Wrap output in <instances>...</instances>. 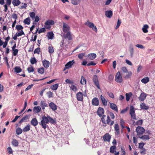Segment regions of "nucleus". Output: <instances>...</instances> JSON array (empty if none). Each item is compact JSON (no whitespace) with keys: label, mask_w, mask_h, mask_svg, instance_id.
Here are the masks:
<instances>
[{"label":"nucleus","mask_w":155,"mask_h":155,"mask_svg":"<svg viewBox=\"0 0 155 155\" xmlns=\"http://www.w3.org/2000/svg\"><path fill=\"white\" fill-rule=\"evenodd\" d=\"M49 122L51 124H54L56 123V121L49 116L46 117L44 115L42 117V120L39 123V124L45 129L48 126L46 124H48Z\"/></svg>","instance_id":"1"},{"label":"nucleus","mask_w":155,"mask_h":155,"mask_svg":"<svg viewBox=\"0 0 155 155\" xmlns=\"http://www.w3.org/2000/svg\"><path fill=\"white\" fill-rule=\"evenodd\" d=\"M101 121L102 123L105 124H109L112 126L114 123V121L111 120L109 116H107L106 118V116L103 115L101 118Z\"/></svg>","instance_id":"2"},{"label":"nucleus","mask_w":155,"mask_h":155,"mask_svg":"<svg viewBox=\"0 0 155 155\" xmlns=\"http://www.w3.org/2000/svg\"><path fill=\"white\" fill-rule=\"evenodd\" d=\"M121 70L123 73L127 74L126 75L124 76V78L128 79L130 78L132 75V73L131 71H128L127 68L125 67H122L121 68Z\"/></svg>","instance_id":"3"},{"label":"nucleus","mask_w":155,"mask_h":155,"mask_svg":"<svg viewBox=\"0 0 155 155\" xmlns=\"http://www.w3.org/2000/svg\"><path fill=\"white\" fill-rule=\"evenodd\" d=\"M84 25L89 28H92V30L96 32H97V30L96 27L93 23L90 22L89 20H88L87 22L85 23Z\"/></svg>","instance_id":"4"},{"label":"nucleus","mask_w":155,"mask_h":155,"mask_svg":"<svg viewBox=\"0 0 155 155\" xmlns=\"http://www.w3.org/2000/svg\"><path fill=\"white\" fill-rule=\"evenodd\" d=\"M134 107L133 105H131L130 107V114L131 116V118L134 120H137L136 114L134 110Z\"/></svg>","instance_id":"5"},{"label":"nucleus","mask_w":155,"mask_h":155,"mask_svg":"<svg viewBox=\"0 0 155 155\" xmlns=\"http://www.w3.org/2000/svg\"><path fill=\"white\" fill-rule=\"evenodd\" d=\"M92 80L94 84L98 89H100V87L99 84V82L97 75H94L93 77Z\"/></svg>","instance_id":"6"},{"label":"nucleus","mask_w":155,"mask_h":155,"mask_svg":"<svg viewBox=\"0 0 155 155\" xmlns=\"http://www.w3.org/2000/svg\"><path fill=\"white\" fill-rule=\"evenodd\" d=\"M136 131L137 133V135L140 136L144 133L145 130L143 127L138 126L136 128Z\"/></svg>","instance_id":"7"},{"label":"nucleus","mask_w":155,"mask_h":155,"mask_svg":"<svg viewBox=\"0 0 155 155\" xmlns=\"http://www.w3.org/2000/svg\"><path fill=\"white\" fill-rule=\"evenodd\" d=\"M115 81L119 83H121L123 81V79L120 72L118 71L115 75Z\"/></svg>","instance_id":"8"},{"label":"nucleus","mask_w":155,"mask_h":155,"mask_svg":"<svg viewBox=\"0 0 155 155\" xmlns=\"http://www.w3.org/2000/svg\"><path fill=\"white\" fill-rule=\"evenodd\" d=\"M62 30L65 33L71 31L70 28L69 26L67 24L64 22L63 23Z\"/></svg>","instance_id":"9"},{"label":"nucleus","mask_w":155,"mask_h":155,"mask_svg":"<svg viewBox=\"0 0 155 155\" xmlns=\"http://www.w3.org/2000/svg\"><path fill=\"white\" fill-rule=\"evenodd\" d=\"M104 113V110L103 108L99 107L97 111V114L100 117H102Z\"/></svg>","instance_id":"10"},{"label":"nucleus","mask_w":155,"mask_h":155,"mask_svg":"<svg viewBox=\"0 0 155 155\" xmlns=\"http://www.w3.org/2000/svg\"><path fill=\"white\" fill-rule=\"evenodd\" d=\"M64 37L65 38H67L68 40L71 41L72 40V35L71 31L68 32L66 34H64L63 35Z\"/></svg>","instance_id":"11"},{"label":"nucleus","mask_w":155,"mask_h":155,"mask_svg":"<svg viewBox=\"0 0 155 155\" xmlns=\"http://www.w3.org/2000/svg\"><path fill=\"white\" fill-rule=\"evenodd\" d=\"M103 138L104 141L110 142L111 139V136L108 133H107L103 136Z\"/></svg>","instance_id":"12"},{"label":"nucleus","mask_w":155,"mask_h":155,"mask_svg":"<svg viewBox=\"0 0 155 155\" xmlns=\"http://www.w3.org/2000/svg\"><path fill=\"white\" fill-rule=\"evenodd\" d=\"M76 97L77 99L79 101H82L83 100V93L81 92H79L77 93Z\"/></svg>","instance_id":"13"},{"label":"nucleus","mask_w":155,"mask_h":155,"mask_svg":"<svg viewBox=\"0 0 155 155\" xmlns=\"http://www.w3.org/2000/svg\"><path fill=\"white\" fill-rule=\"evenodd\" d=\"M93 105L97 106L99 105V101L97 97H94L93 98L92 102Z\"/></svg>","instance_id":"14"},{"label":"nucleus","mask_w":155,"mask_h":155,"mask_svg":"<svg viewBox=\"0 0 155 155\" xmlns=\"http://www.w3.org/2000/svg\"><path fill=\"white\" fill-rule=\"evenodd\" d=\"M146 94L144 93H142L140 96L138 98L140 101H143L146 99Z\"/></svg>","instance_id":"15"},{"label":"nucleus","mask_w":155,"mask_h":155,"mask_svg":"<svg viewBox=\"0 0 155 155\" xmlns=\"http://www.w3.org/2000/svg\"><path fill=\"white\" fill-rule=\"evenodd\" d=\"M75 62L74 60L69 61L65 65V67L66 68L69 69L74 63Z\"/></svg>","instance_id":"16"},{"label":"nucleus","mask_w":155,"mask_h":155,"mask_svg":"<svg viewBox=\"0 0 155 155\" xmlns=\"http://www.w3.org/2000/svg\"><path fill=\"white\" fill-rule=\"evenodd\" d=\"M110 107L112 110L116 111L117 112L118 111L117 105L114 103L110 102Z\"/></svg>","instance_id":"17"},{"label":"nucleus","mask_w":155,"mask_h":155,"mask_svg":"<svg viewBox=\"0 0 155 155\" xmlns=\"http://www.w3.org/2000/svg\"><path fill=\"white\" fill-rule=\"evenodd\" d=\"M114 128L115 131V134L118 135L120 134L119 127L118 124H116L114 126Z\"/></svg>","instance_id":"18"},{"label":"nucleus","mask_w":155,"mask_h":155,"mask_svg":"<svg viewBox=\"0 0 155 155\" xmlns=\"http://www.w3.org/2000/svg\"><path fill=\"white\" fill-rule=\"evenodd\" d=\"M31 125L34 126H36L38 124V122L36 118H34L32 119L31 121Z\"/></svg>","instance_id":"19"},{"label":"nucleus","mask_w":155,"mask_h":155,"mask_svg":"<svg viewBox=\"0 0 155 155\" xmlns=\"http://www.w3.org/2000/svg\"><path fill=\"white\" fill-rule=\"evenodd\" d=\"M31 116V115H27L25 116L23 118H21V119L19 121V123H21L22 122L25 121H26L27 120H28L29 118Z\"/></svg>","instance_id":"20"},{"label":"nucleus","mask_w":155,"mask_h":155,"mask_svg":"<svg viewBox=\"0 0 155 155\" xmlns=\"http://www.w3.org/2000/svg\"><path fill=\"white\" fill-rule=\"evenodd\" d=\"M96 57V54L95 53H90L88 54L87 55V57L90 60H94Z\"/></svg>","instance_id":"21"},{"label":"nucleus","mask_w":155,"mask_h":155,"mask_svg":"<svg viewBox=\"0 0 155 155\" xmlns=\"http://www.w3.org/2000/svg\"><path fill=\"white\" fill-rule=\"evenodd\" d=\"M42 64L43 66L45 68H47L49 66V62L46 60H44L42 61Z\"/></svg>","instance_id":"22"},{"label":"nucleus","mask_w":155,"mask_h":155,"mask_svg":"<svg viewBox=\"0 0 155 155\" xmlns=\"http://www.w3.org/2000/svg\"><path fill=\"white\" fill-rule=\"evenodd\" d=\"M49 106L53 110H55L57 109V106L52 102L50 103Z\"/></svg>","instance_id":"23"},{"label":"nucleus","mask_w":155,"mask_h":155,"mask_svg":"<svg viewBox=\"0 0 155 155\" xmlns=\"http://www.w3.org/2000/svg\"><path fill=\"white\" fill-rule=\"evenodd\" d=\"M41 110V108L40 106L35 107L33 110V112L35 113H38Z\"/></svg>","instance_id":"24"},{"label":"nucleus","mask_w":155,"mask_h":155,"mask_svg":"<svg viewBox=\"0 0 155 155\" xmlns=\"http://www.w3.org/2000/svg\"><path fill=\"white\" fill-rule=\"evenodd\" d=\"M105 15L109 18H111L113 15V12L111 10L107 11L105 12Z\"/></svg>","instance_id":"25"},{"label":"nucleus","mask_w":155,"mask_h":155,"mask_svg":"<svg viewBox=\"0 0 155 155\" xmlns=\"http://www.w3.org/2000/svg\"><path fill=\"white\" fill-rule=\"evenodd\" d=\"M140 107L141 109L147 110L149 109V107L147 106L144 103H141L140 104Z\"/></svg>","instance_id":"26"},{"label":"nucleus","mask_w":155,"mask_h":155,"mask_svg":"<svg viewBox=\"0 0 155 155\" xmlns=\"http://www.w3.org/2000/svg\"><path fill=\"white\" fill-rule=\"evenodd\" d=\"M40 105L42 108V109L44 110L45 107H48V104L45 101H42L40 102Z\"/></svg>","instance_id":"27"},{"label":"nucleus","mask_w":155,"mask_h":155,"mask_svg":"<svg viewBox=\"0 0 155 155\" xmlns=\"http://www.w3.org/2000/svg\"><path fill=\"white\" fill-rule=\"evenodd\" d=\"M21 3V2L19 0H13L12 4L14 6H18Z\"/></svg>","instance_id":"28"},{"label":"nucleus","mask_w":155,"mask_h":155,"mask_svg":"<svg viewBox=\"0 0 155 155\" xmlns=\"http://www.w3.org/2000/svg\"><path fill=\"white\" fill-rule=\"evenodd\" d=\"M31 126L28 124L26 126H25L23 129V131L24 132H26L29 131L30 130Z\"/></svg>","instance_id":"29"},{"label":"nucleus","mask_w":155,"mask_h":155,"mask_svg":"<svg viewBox=\"0 0 155 155\" xmlns=\"http://www.w3.org/2000/svg\"><path fill=\"white\" fill-rule=\"evenodd\" d=\"M149 28V26L147 24L144 25L142 28V31L144 33H147L148 31L147 29Z\"/></svg>","instance_id":"30"},{"label":"nucleus","mask_w":155,"mask_h":155,"mask_svg":"<svg viewBox=\"0 0 155 155\" xmlns=\"http://www.w3.org/2000/svg\"><path fill=\"white\" fill-rule=\"evenodd\" d=\"M101 98L103 105L105 106H107V101L104 97L101 95Z\"/></svg>","instance_id":"31"},{"label":"nucleus","mask_w":155,"mask_h":155,"mask_svg":"<svg viewBox=\"0 0 155 155\" xmlns=\"http://www.w3.org/2000/svg\"><path fill=\"white\" fill-rule=\"evenodd\" d=\"M132 95V94L131 92H129V93H126V100L127 101H128L131 96Z\"/></svg>","instance_id":"32"},{"label":"nucleus","mask_w":155,"mask_h":155,"mask_svg":"<svg viewBox=\"0 0 155 155\" xmlns=\"http://www.w3.org/2000/svg\"><path fill=\"white\" fill-rule=\"evenodd\" d=\"M54 21L52 20H49L47 21L45 23V25H54Z\"/></svg>","instance_id":"33"},{"label":"nucleus","mask_w":155,"mask_h":155,"mask_svg":"<svg viewBox=\"0 0 155 155\" xmlns=\"http://www.w3.org/2000/svg\"><path fill=\"white\" fill-rule=\"evenodd\" d=\"M149 81V78L148 77L143 78L141 80V81L143 84H146L148 83Z\"/></svg>","instance_id":"34"},{"label":"nucleus","mask_w":155,"mask_h":155,"mask_svg":"<svg viewBox=\"0 0 155 155\" xmlns=\"http://www.w3.org/2000/svg\"><path fill=\"white\" fill-rule=\"evenodd\" d=\"M54 34L52 32H49L47 33L48 38L49 39H52L54 37Z\"/></svg>","instance_id":"35"},{"label":"nucleus","mask_w":155,"mask_h":155,"mask_svg":"<svg viewBox=\"0 0 155 155\" xmlns=\"http://www.w3.org/2000/svg\"><path fill=\"white\" fill-rule=\"evenodd\" d=\"M58 84H56L54 85L51 86L50 87L52 90H56L58 88Z\"/></svg>","instance_id":"36"},{"label":"nucleus","mask_w":155,"mask_h":155,"mask_svg":"<svg viewBox=\"0 0 155 155\" xmlns=\"http://www.w3.org/2000/svg\"><path fill=\"white\" fill-rule=\"evenodd\" d=\"M12 144L13 146L16 147L18 146V143L16 140L14 139L12 141Z\"/></svg>","instance_id":"37"},{"label":"nucleus","mask_w":155,"mask_h":155,"mask_svg":"<svg viewBox=\"0 0 155 155\" xmlns=\"http://www.w3.org/2000/svg\"><path fill=\"white\" fill-rule=\"evenodd\" d=\"M139 137L140 138L144 140H148L150 138L149 136V135H145L142 136L141 137H140V136H139Z\"/></svg>","instance_id":"38"},{"label":"nucleus","mask_w":155,"mask_h":155,"mask_svg":"<svg viewBox=\"0 0 155 155\" xmlns=\"http://www.w3.org/2000/svg\"><path fill=\"white\" fill-rule=\"evenodd\" d=\"M70 87L71 89L74 91L76 92L77 91L78 88L74 84H71Z\"/></svg>","instance_id":"39"},{"label":"nucleus","mask_w":155,"mask_h":155,"mask_svg":"<svg viewBox=\"0 0 155 155\" xmlns=\"http://www.w3.org/2000/svg\"><path fill=\"white\" fill-rule=\"evenodd\" d=\"M81 0H72L71 3L74 5H77L79 3Z\"/></svg>","instance_id":"40"},{"label":"nucleus","mask_w":155,"mask_h":155,"mask_svg":"<svg viewBox=\"0 0 155 155\" xmlns=\"http://www.w3.org/2000/svg\"><path fill=\"white\" fill-rule=\"evenodd\" d=\"M48 51L50 54H52L54 52V50L52 46H48Z\"/></svg>","instance_id":"41"},{"label":"nucleus","mask_w":155,"mask_h":155,"mask_svg":"<svg viewBox=\"0 0 155 155\" xmlns=\"http://www.w3.org/2000/svg\"><path fill=\"white\" fill-rule=\"evenodd\" d=\"M23 28V27L21 25H16L15 27V29L17 30L18 31L21 30Z\"/></svg>","instance_id":"42"},{"label":"nucleus","mask_w":155,"mask_h":155,"mask_svg":"<svg viewBox=\"0 0 155 155\" xmlns=\"http://www.w3.org/2000/svg\"><path fill=\"white\" fill-rule=\"evenodd\" d=\"M22 130H22L20 128L18 127L16 130V133L18 135L22 133Z\"/></svg>","instance_id":"43"},{"label":"nucleus","mask_w":155,"mask_h":155,"mask_svg":"<svg viewBox=\"0 0 155 155\" xmlns=\"http://www.w3.org/2000/svg\"><path fill=\"white\" fill-rule=\"evenodd\" d=\"M14 70L17 73L20 72L22 71L21 69L19 67H15Z\"/></svg>","instance_id":"44"},{"label":"nucleus","mask_w":155,"mask_h":155,"mask_svg":"<svg viewBox=\"0 0 155 155\" xmlns=\"http://www.w3.org/2000/svg\"><path fill=\"white\" fill-rule=\"evenodd\" d=\"M24 22L25 24L29 25L30 23V19L29 17H28L24 20Z\"/></svg>","instance_id":"45"},{"label":"nucleus","mask_w":155,"mask_h":155,"mask_svg":"<svg viewBox=\"0 0 155 155\" xmlns=\"http://www.w3.org/2000/svg\"><path fill=\"white\" fill-rule=\"evenodd\" d=\"M86 83V80L83 76L81 77V79L80 81V83L81 84L83 85L85 84Z\"/></svg>","instance_id":"46"},{"label":"nucleus","mask_w":155,"mask_h":155,"mask_svg":"<svg viewBox=\"0 0 155 155\" xmlns=\"http://www.w3.org/2000/svg\"><path fill=\"white\" fill-rule=\"evenodd\" d=\"M38 73L42 74L44 73V69L42 67L38 68Z\"/></svg>","instance_id":"47"},{"label":"nucleus","mask_w":155,"mask_h":155,"mask_svg":"<svg viewBox=\"0 0 155 155\" xmlns=\"http://www.w3.org/2000/svg\"><path fill=\"white\" fill-rule=\"evenodd\" d=\"M30 61L31 64H36L37 62L36 59L35 57L31 58Z\"/></svg>","instance_id":"48"},{"label":"nucleus","mask_w":155,"mask_h":155,"mask_svg":"<svg viewBox=\"0 0 155 155\" xmlns=\"http://www.w3.org/2000/svg\"><path fill=\"white\" fill-rule=\"evenodd\" d=\"M116 148L115 146H113L110 147V153H114L115 151V150Z\"/></svg>","instance_id":"49"},{"label":"nucleus","mask_w":155,"mask_h":155,"mask_svg":"<svg viewBox=\"0 0 155 155\" xmlns=\"http://www.w3.org/2000/svg\"><path fill=\"white\" fill-rule=\"evenodd\" d=\"M35 14L34 12H31L29 13V15L30 17L32 19H34L35 18Z\"/></svg>","instance_id":"50"},{"label":"nucleus","mask_w":155,"mask_h":155,"mask_svg":"<svg viewBox=\"0 0 155 155\" xmlns=\"http://www.w3.org/2000/svg\"><path fill=\"white\" fill-rule=\"evenodd\" d=\"M85 55V53H83L79 54L78 55V58L80 59H82L83 57Z\"/></svg>","instance_id":"51"},{"label":"nucleus","mask_w":155,"mask_h":155,"mask_svg":"<svg viewBox=\"0 0 155 155\" xmlns=\"http://www.w3.org/2000/svg\"><path fill=\"white\" fill-rule=\"evenodd\" d=\"M21 5L19 8L20 9L22 8H25L27 6V4L26 3H21Z\"/></svg>","instance_id":"52"},{"label":"nucleus","mask_w":155,"mask_h":155,"mask_svg":"<svg viewBox=\"0 0 155 155\" xmlns=\"http://www.w3.org/2000/svg\"><path fill=\"white\" fill-rule=\"evenodd\" d=\"M27 70L29 73H30L33 72L34 71V69L33 67L32 66H31V67H28L27 68Z\"/></svg>","instance_id":"53"},{"label":"nucleus","mask_w":155,"mask_h":155,"mask_svg":"<svg viewBox=\"0 0 155 155\" xmlns=\"http://www.w3.org/2000/svg\"><path fill=\"white\" fill-rule=\"evenodd\" d=\"M40 51V49L39 48H37L36 49H35L34 51V54H35L36 53L38 54H39V52Z\"/></svg>","instance_id":"54"},{"label":"nucleus","mask_w":155,"mask_h":155,"mask_svg":"<svg viewBox=\"0 0 155 155\" xmlns=\"http://www.w3.org/2000/svg\"><path fill=\"white\" fill-rule=\"evenodd\" d=\"M121 23V21L118 19L117 21V25H116V27L115 29H117V28H118L120 26V25Z\"/></svg>","instance_id":"55"},{"label":"nucleus","mask_w":155,"mask_h":155,"mask_svg":"<svg viewBox=\"0 0 155 155\" xmlns=\"http://www.w3.org/2000/svg\"><path fill=\"white\" fill-rule=\"evenodd\" d=\"M48 97L50 98L52 97L53 96V93L51 92V91H49L47 93Z\"/></svg>","instance_id":"56"},{"label":"nucleus","mask_w":155,"mask_h":155,"mask_svg":"<svg viewBox=\"0 0 155 155\" xmlns=\"http://www.w3.org/2000/svg\"><path fill=\"white\" fill-rule=\"evenodd\" d=\"M18 36H21L22 35H25V33L23 30H21L20 31H18Z\"/></svg>","instance_id":"57"},{"label":"nucleus","mask_w":155,"mask_h":155,"mask_svg":"<svg viewBox=\"0 0 155 155\" xmlns=\"http://www.w3.org/2000/svg\"><path fill=\"white\" fill-rule=\"evenodd\" d=\"M46 31L45 29V28H40L38 31V34H40L42 32H45Z\"/></svg>","instance_id":"58"},{"label":"nucleus","mask_w":155,"mask_h":155,"mask_svg":"<svg viewBox=\"0 0 155 155\" xmlns=\"http://www.w3.org/2000/svg\"><path fill=\"white\" fill-rule=\"evenodd\" d=\"M12 51H13V54L15 56L17 55L18 52V50L17 49H14V50H12Z\"/></svg>","instance_id":"59"},{"label":"nucleus","mask_w":155,"mask_h":155,"mask_svg":"<svg viewBox=\"0 0 155 155\" xmlns=\"http://www.w3.org/2000/svg\"><path fill=\"white\" fill-rule=\"evenodd\" d=\"M107 94L111 98H114V95L113 94L112 92H107Z\"/></svg>","instance_id":"60"},{"label":"nucleus","mask_w":155,"mask_h":155,"mask_svg":"<svg viewBox=\"0 0 155 155\" xmlns=\"http://www.w3.org/2000/svg\"><path fill=\"white\" fill-rule=\"evenodd\" d=\"M130 55L131 57H132L134 53V49L132 47H130Z\"/></svg>","instance_id":"61"},{"label":"nucleus","mask_w":155,"mask_h":155,"mask_svg":"<svg viewBox=\"0 0 155 155\" xmlns=\"http://www.w3.org/2000/svg\"><path fill=\"white\" fill-rule=\"evenodd\" d=\"M39 20V18L38 16H36L35 17V21L33 22V24H36V23H35V22H37Z\"/></svg>","instance_id":"62"},{"label":"nucleus","mask_w":155,"mask_h":155,"mask_svg":"<svg viewBox=\"0 0 155 155\" xmlns=\"http://www.w3.org/2000/svg\"><path fill=\"white\" fill-rule=\"evenodd\" d=\"M12 18L16 21V19L18 18V17L17 14L15 13H14L12 16Z\"/></svg>","instance_id":"63"},{"label":"nucleus","mask_w":155,"mask_h":155,"mask_svg":"<svg viewBox=\"0 0 155 155\" xmlns=\"http://www.w3.org/2000/svg\"><path fill=\"white\" fill-rule=\"evenodd\" d=\"M65 82L68 84H74V82L73 81H71L69 79H67L65 80Z\"/></svg>","instance_id":"64"}]
</instances>
